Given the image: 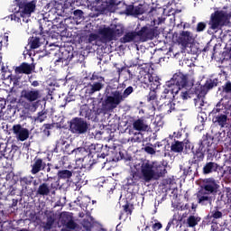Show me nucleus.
Instances as JSON below:
<instances>
[{
	"label": "nucleus",
	"mask_w": 231,
	"mask_h": 231,
	"mask_svg": "<svg viewBox=\"0 0 231 231\" xmlns=\"http://www.w3.org/2000/svg\"><path fill=\"white\" fill-rule=\"evenodd\" d=\"M134 91V88H133L132 86L126 88L123 94L120 92V90H115V91H106L105 96L102 98L101 102V108H98L96 112V115H100V113H103V115H106V113H111L114 109H116L122 102H124L125 98H127L131 93Z\"/></svg>",
	"instance_id": "1"
},
{
	"label": "nucleus",
	"mask_w": 231,
	"mask_h": 231,
	"mask_svg": "<svg viewBox=\"0 0 231 231\" xmlns=\"http://www.w3.org/2000/svg\"><path fill=\"white\" fill-rule=\"evenodd\" d=\"M140 172L143 180L149 183L152 180H159L163 178L167 174V169L165 166L158 162H151L149 160H143L141 162Z\"/></svg>",
	"instance_id": "2"
},
{
	"label": "nucleus",
	"mask_w": 231,
	"mask_h": 231,
	"mask_svg": "<svg viewBox=\"0 0 231 231\" xmlns=\"http://www.w3.org/2000/svg\"><path fill=\"white\" fill-rule=\"evenodd\" d=\"M183 88H189V76L182 72H176L171 80L165 84V88L161 96L162 98H171L174 95H178Z\"/></svg>",
	"instance_id": "3"
},
{
	"label": "nucleus",
	"mask_w": 231,
	"mask_h": 231,
	"mask_svg": "<svg viewBox=\"0 0 231 231\" xmlns=\"http://www.w3.org/2000/svg\"><path fill=\"white\" fill-rule=\"evenodd\" d=\"M41 98H42L41 90L33 88H27L21 91L19 102L25 107V109H30V107L37 109Z\"/></svg>",
	"instance_id": "4"
},
{
	"label": "nucleus",
	"mask_w": 231,
	"mask_h": 231,
	"mask_svg": "<svg viewBox=\"0 0 231 231\" xmlns=\"http://www.w3.org/2000/svg\"><path fill=\"white\" fill-rule=\"evenodd\" d=\"M231 12L226 10H217L211 14L209 19V26L211 30L218 32L226 26V23L230 21Z\"/></svg>",
	"instance_id": "5"
},
{
	"label": "nucleus",
	"mask_w": 231,
	"mask_h": 231,
	"mask_svg": "<svg viewBox=\"0 0 231 231\" xmlns=\"http://www.w3.org/2000/svg\"><path fill=\"white\" fill-rule=\"evenodd\" d=\"M51 180H53V177L47 174V178L43 179V183L40 184L36 190L37 196H50L51 192L55 194V190L59 189L60 184L59 180L51 182V185L48 184V181H51Z\"/></svg>",
	"instance_id": "6"
},
{
	"label": "nucleus",
	"mask_w": 231,
	"mask_h": 231,
	"mask_svg": "<svg viewBox=\"0 0 231 231\" xmlns=\"http://www.w3.org/2000/svg\"><path fill=\"white\" fill-rule=\"evenodd\" d=\"M92 5L97 12L96 17H98V15H102L106 14V12H111V8H113V6H118L120 2H118V0H94Z\"/></svg>",
	"instance_id": "7"
},
{
	"label": "nucleus",
	"mask_w": 231,
	"mask_h": 231,
	"mask_svg": "<svg viewBox=\"0 0 231 231\" xmlns=\"http://www.w3.org/2000/svg\"><path fill=\"white\" fill-rule=\"evenodd\" d=\"M69 129L74 134H85L88 133L89 126L88 121L81 117H74L70 120Z\"/></svg>",
	"instance_id": "8"
},
{
	"label": "nucleus",
	"mask_w": 231,
	"mask_h": 231,
	"mask_svg": "<svg viewBox=\"0 0 231 231\" xmlns=\"http://www.w3.org/2000/svg\"><path fill=\"white\" fill-rule=\"evenodd\" d=\"M219 83V79H208L203 86L199 85L195 88L194 93L198 97V98H205V96L210 89H214V88H217V84Z\"/></svg>",
	"instance_id": "9"
},
{
	"label": "nucleus",
	"mask_w": 231,
	"mask_h": 231,
	"mask_svg": "<svg viewBox=\"0 0 231 231\" xmlns=\"http://www.w3.org/2000/svg\"><path fill=\"white\" fill-rule=\"evenodd\" d=\"M158 35H160V31H158V27L156 26L145 25L137 32V37H140L143 42L152 41V39L158 37Z\"/></svg>",
	"instance_id": "10"
},
{
	"label": "nucleus",
	"mask_w": 231,
	"mask_h": 231,
	"mask_svg": "<svg viewBox=\"0 0 231 231\" xmlns=\"http://www.w3.org/2000/svg\"><path fill=\"white\" fill-rule=\"evenodd\" d=\"M19 8L23 18L32 17V14H33L35 12V8H37V0L20 2Z\"/></svg>",
	"instance_id": "11"
},
{
	"label": "nucleus",
	"mask_w": 231,
	"mask_h": 231,
	"mask_svg": "<svg viewBox=\"0 0 231 231\" xmlns=\"http://www.w3.org/2000/svg\"><path fill=\"white\" fill-rule=\"evenodd\" d=\"M97 33L101 42H111V41H115L113 28L107 25L100 26L97 30Z\"/></svg>",
	"instance_id": "12"
},
{
	"label": "nucleus",
	"mask_w": 231,
	"mask_h": 231,
	"mask_svg": "<svg viewBox=\"0 0 231 231\" xmlns=\"http://www.w3.org/2000/svg\"><path fill=\"white\" fill-rule=\"evenodd\" d=\"M200 190L208 194H217L219 190V184L215 180L214 178H208L204 180V184L201 186Z\"/></svg>",
	"instance_id": "13"
},
{
	"label": "nucleus",
	"mask_w": 231,
	"mask_h": 231,
	"mask_svg": "<svg viewBox=\"0 0 231 231\" xmlns=\"http://www.w3.org/2000/svg\"><path fill=\"white\" fill-rule=\"evenodd\" d=\"M14 134L19 142H24L30 138V130L21 125H14L12 129Z\"/></svg>",
	"instance_id": "14"
},
{
	"label": "nucleus",
	"mask_w": 231,
	"mask_h": 231,
	"mask_svg": "<svg viewBox=\"0 0 231 231\" xmlns=\"http://www.w3.org/2000/svg\"><path fill=\"white\" fill-rule=\"evenodd\" d=\"M33 71H35L34 63L23 62L14 69L15 75H32Z\"/></svg>",
	"instance_id": "15"
},
{
	"label": "nucleus",
	"mask_w": 231,
	"mask_h": 231,
	"mask_svg": "<svg viewBox=\"0 0 231 231\" xmlns=\"http://www.w3.org/2000/svg\"><path fill=\"white\" fill-rule=\"evenodd\" d=\"M51 28H53V23L48 18H42L39 20V30L40 35H50V32H51Z\"/></svg>",
	"instance_id": "16"
},
{
	"label": "nucleus",
	"mask_w": 231,
	"mask_h": 231,
	"mask_svg": "<svg viewBox=\"0 0 231 231\" xmlns=\"http://www.w3.org/2000/svg\"><path fill=\"white\" fill-rule=\"evenodd\" d=\"M46 169V162L42 158L35 157L33 160V163L31 164V174H39L41 171H44Z\"/></svg>",
	"instance_id": "17"
},
{
	"label": "nucleus",
	"mask_w": 231,
	"mask_h": 231,
	"mask_svg": "<svg viewBox=\"0 0 231 231\" xmlns=\"http://www.w3.org/2000/svg\"><path fill=\"white\" fill-rule=\"evenodd\" d=\"M172 98H174V97H171V98H165L169 101H166L162 105L157 104L160 111H162L164 115H171L172 111H176V104H174V102L171 101Z\"/></svg>",
	"instance_id": "18"
},
{
	"label": "nucleus",
	"mask_w": 231,
	"mask_h": 231,
	"mask_svg": "<svg viewBox=\"0 0 231 231\" xmlns=\"http://www.w3.org/2000/svg\"><path fill=\"white\" fill-rule=\"evenodd\" d=\"M197 199L199 205L207 206L212 205V196L209 193H207L203 189H199L197 192Z\"/></svg>",
	"instance_id": "19"
},
{
	"label": "nucleus",
	"mask_w": 231,
	"mask_h": 231,
	"mask_svg": "<svg viewBox=\"0 0 231 231\" xmlns=\"http://www.w3.org/2000/svg\"><path fill=\"white\" fill-rule=\"evenodd\" d=\"M222 217L223 212L219 211L217 208H215L205 217V223H207V225H212V223H216V219H221Z\"/></svg>",
	"instance_id": "20"
},
{
	"label": "nucleus",
	"mask_w": 231,
	"mask_h": 231,
	"mask_svg": "<svg viewBox=\"0 0 231 231\" xmlns=\"http://www.w3.org/2000/svg\"><path fill=\"white\" fill-rule=\"evenodd\" d=\"M154 12V7L149 5V4H139L134 7V15H143V14H152Z\"/></svg>",
	"instance_id": "21"
},
{
	"label": "nucleus",
	"mask_w": 231,
	"mask_h": 231,
	"mask_svg": "<svg viewBox=\"0 0 231 231\" xmlns=\"http://www.w3.org/2000/svg\"><path fill=\"white\" fill-rule=\"evenodd\" d=\"M205 152H207V149H203V147L199 146L195 151H192L193 160L192 163H199L205 160Z\"/></svg>",
	"instance_id": "22"
},
{
	"label": "nucleus",
	"mask_w": 231,
	"mask_h": 231,
	"mask_svg": "<svg viewBox=\"0 0 231 231\" xmlns=\"http://www.w3.org/2000/svg\"><path fill=\"white\" fill-rule=\"evenodd\" d=\"M142 174H140V172L136 171H132L130 173V176L128 178H126V185L127 187H134L136 185H138V181H140V180H142Z\"/></svg>",
	"instance_id": "23"
},
{
	"label": "nucleus",
	"mask_w": 231,
	"mask_h": 231,
	"mask_svg": "<svg viewBox=\"0 0 231 231\" xmlns=\"http://www.w3.org/2000/svg\"><path fill=\"white\" fill-rule=\"evenodd\" d=\"M214 137L208 134H206L202 136L201 140L199 143V147H202V149H206L207 152L210 151V146L212 145V142Z\"/></svg>",
	"instance_id": "24"
},
{
	"label": "nucleus",
	"mask_w": 231,
	"mask_h": 231,
	"mask_svg": "<svg viewBox=\"0 0 231 231\" xmlns=\"http://www.w3.org/2000/svg\"><path fill=\"white\" fill-rule=\"evenodd\" d=\"M179 42L182 46H189L192 42V33L189 31H182L179 35Z\"/></svg>",
	"instance_id": "25"
},
{
	"label": "nucleus",
	"mask_w": 231,
	"mask_h": 231,
	"mask_svg": "<svg viewBox=\"0 0 231 231\" xmlns=\"http://www.w3.org/2000/svg\"><path fill=\"white\" fill-rule=\"evenodd\" d=\"M181 221H183V217L178 214H174L172 218L168 222L165 231H170L171 226L174 228H178L179 225H181Z\"/></svg>",
	"instance_id": "26"
},
{
	"label": "nucleus",
	"mask_w": 231,
	"mask_h": 231,
	"mask_svg": "<svg viewBox=\"0 0 231 231\" xmlns=\"http://www.w3.org/2000/svg\"><path fill=\"white\" fill-rule=\"evenodd\" d=\"M217 169H219V165L217 162H209L203 166L202 172L206 175L212 174V172H217Z\"/></svg>",
	"instance_id": "27"
},
{
	"label": "nucleus",
	"mask_w": 231,
	"mask_h": 231,
	"mask_svg": "<svg viewBox=\"0 0 231 231\" xmlns=\"http://www.w3.org/2000/svg\"><path fill=\"white\" fill-rule=\"evenodd\" d=\"M70 7L66 6V5L62 4H56L55 5V10L56 14L58 15H60L61 17H69V10Z\"/></svg>",
	"instance_id": "28"
},
{
	"label": "nucleus",
	"mask_w": 231,
	"mask_h": 231,
	"mask_svg": "<svg viewBox=\"0 0 231 231\" xmlns=\"http://www.w3.org/2000/svg\"><path fill=\"white\" fill-rule=\"evenodd\" d=\"M98 39H100V36L98 35V33H93V32H89L88 34L81 36V41H83L85 44H94V42H97Z\"/></svg>",
	"instance_id": "29"
},
{
	"label": "nucleus",
	"mask_w": 231,
	"mask_h": 231,
	"mask_svg": "<svg viewBox=\"0 0 231 231\" xmlns=\"http://www.w3.org/2000/svg\"><path fill=\"white\" fill-rule=\"evenodd\" d=\"M136 37H138L137 32H129L120 38V42H122V44H127V42H133Z\"/></svg>",
	"instance_id": "30"
},
{
	"label": "nucleus",
	"mask_w": 231,
	"mask_h": 231,
	"mask_svg": "<svg viewBox=\"0 0 231 231\" xmlns=\"http://www.w3.org/2000/svg\"><path fill=\"white\" fill-rule=\"evenodd\" d=\"M88 151L89 154H98L99 152H102V151H106V148H104V144L100 143H92L88 145Z\"/></svg>",
	"instance_id": "31"
},
{
	"label": "nucleus",
	"mask_w": 231,
	"mask_h": 231,
	"mask_svg": "<svg viewBox=\"0 0 231 231\" xmlns=\"http://www.w3.org/2000/svg\"><path fill=\"white\" fill-rule=\"evenodd\" d=\"M228 120V116L226 115L221 114L218 116H215L212 119L214 124H218L220 127H225L226 125V122Z\"/></svg>",
	"instance_id": "32"
},
{
	"label": "nucleus",
	"mask_w": 231,
	"mask_h": 231,
	"mask_svg": "<svg viewBox=\"0 0 231 231\" xmlns=\"http://www.w3.org/2000/svg\"><path fill=\"white\" fill-rule=\"evenodd\" d=\"M69 17H72L75 21H80L84 19V11L80 9L73 10V8H69Z\"/></svg>",
	"instance_id": "33"
},
{
	"label": "nucleus",
	"mask_w": 231,
	"mask_h": 231,
	"mask_svg": "<svg viewBox=\"0 0 231 231\" xmlns=\"http://www.w3.org/2000/svg\"><path fill=\"white\" fill-rule=\"evenodd\" d=\"M41 38L35 36H32L28 39V45L31 50H37V48H41Z\"/></svg>",
	"instance_id": "34"
},
{
	"label": "nucleus",
	"mask_w": 231,
	"mask_h": 231,
	"mask_svg": "<svg viewBox=\"0 0 231 231\" xmlns=\"http://www.w3.org/2000/svg\"><path fill=\"white\" fill-rule=\"evenodd\" d=\"M57 176L58 181H60V180H69V178L73 176V171L69 170H61L58 171Z\"/></svg>",
	"instance_id": "35"
},
{
	"label": "nucleus",
	"mask_w": 231,
	"mask_h": 231,
	"mask_svg": "<svg viewBox=\"0 0 231 231\" xmlns=\"http://www.w3.org/2000/svg\"><path fill=\"white\" fill-rule=\"evenodd\" d=\"M184 143L183 142L174 141L171 143V152H183Z\"/></svg>",
	"instance_id": "36"
},
{
	"label": "nucleus",
	"mask_w": 231,
	"mask_h": 231,
	"mask_svg": "<svg viewBox=\"0 0 231 231\" xmlns=\"http://www.w3.org/2000/svg\"><path fill=\"white\" fill-rule=\"evenodd\" d=\"M133 127L135 131H145L149 126L143 123V119H137L134 122Z\"/></svg>",
	"instance_id": "37"
},
{
	"label": "nucleus",
	"mask_w": 231,
	"mask_h": 231,
	"mask_svg": "<svg viewBox=\"0 0 231 231\" xmlns=\"http://www.w3.org/2000/svg\"><path fill=\"white\" fill-rule=\"evenodd\" d=\"M33 183V177L32 176H23L20 177V185L23 189H28V186Z\"/></svg>",
	"instance_id": "38"
},
{
	"label": "nucleus",
	"mask_w": 231,
	"mask_h": 231,
	"mask_svg": "<svg viewBox=\"0 0 231 231\" xmlns=\"http://www.w3.org/2000/svg\"><path fill=\"white\" fill-rule=\"evenodd\" d=\"M125 30V29L124 28V25H115V28H113L114 41H116L118 37H122V35H124Z\"/></svg>",
	"instance_id": "39"
},
{
	"label": "nucleus",
	"mask_w": 231,
	"mask_h": 231,
	"mask_svg": "<svg viewBox=\"0 0 231 231\" xmlns=\"http://www.w3.org/2000/svg\"><path fill=\"white\" fill-rule=\"evenodd\" d=\"M102 88H104V84L96 82L90 85V88L87 89V93H88V95H93L94 93H97V91H100Z\"/></svg>",
	"instance_id": "40"
},
{
	"label": "nucleus",
	"mask_w": 231,
	"mask_h": 231,
	"mask_svg": "<svg viewBox=\"0 0 231 231\" xmlns=\"http://www.w3.org/2000/svg\"><path fill=\"white\" fill-rule=\"evenodd\" d=\"M200 221L201 217L191 215L187 218V225L189 228H194Z\"/></svg>",
	"instance_id": "41"
},
{
	"label": "nucleus",
	"mask_w": 231,
	"mask_h": 231,
	"mask_svg": "<svg viewBox=\"0 0 231 231\" xmlns=\"http://www.w3.org/2000/svg\"><path fill=\"white\" fill-rule=\"evenodd\" d=\"M60 219L61 225L64 226L65 225L69 223L70 220L73 219V213L63 212L61 213Z\"/></svg>",
	"instance_id": "42"
},
{
	"label": "nucleus",
	"mask_w": 231,
	"mask_h": 231,
	"mask_svg": "<svg viewBox=\"0 0 231 231\" xmlns=\"http://www.w3.org/2000/svg\"><path fill=\"white\" fill-rule=\"evenodd\" d=\"M198 167L190 164L187 168L183 169L184 176H196V172H198Z\"/></svg>",
	"instance_id": "43"
},
{
	"label": "nucleus",
	"mask_w": 231,
	"mask_h": 231,
	"mask_svg": "<svg viewBox=\"0 0 231 231\" xmlns=\"http://www.w3.org/2000/svg\"><path fill=\"white\" fill-rule=\"evenodd\" d=\"M73 60V52H69L66 51L65 52H62V56L59 58L56 62H70V60Z\"/></svg>",
	"instance_id": "44"
},
{
	"label": "nucleus",
	"mask_w": 231,
	"mask_h": 231,
	"mask_svg": "<svg viewBox=\"0 0 231 231\" xmlns=\"http://www.w3.org/2000/svg\"><path fill=\"white\" fill-rule=\"evenodd\" d=\"M9 151L10 148H8V144L0 143V161L3 160V158H8Z\"/></svg>",
	"instance_id": "45"
},
{
	"label": "nucleus",
	"mask_w": 231,
	"mask_h": 231,
	"mask_svg": "<svg viewBox=\"0 0 231 231\" xmlns=\"http://www.w3.org/2000/svg\"><path fill=\"white\" fill-rule=\"evenodd\" d=\"M149 82L152 89H158V88L161 86L160 78H158V76H150Z\"/></svg>",
	"instance_id": "46"
},
{
	"label": "nucleus",
	"mask_w": 231,
	"mask_h": 231,
	"mask_svg": "<svg viewBox=\"0 0 231 231\" xmlns=\"http://www.w3.org/2000/svg\"><path fill=\"white\" fill-rule=\"evenodd\" d=\"M55 224V217L53 216H49L47 217V221L43 226L44 230H51L53 228V225Z\"/></svg>",
	"instance_id": "47"
},
{
	"label": "nucleus",
	"mask_w": 231,
	"mask_h": 231,
	"mask_svg": "<svg viewBox=\"0 0 231 231\" xmlns=\"http://www.w3.org/2000/svg\"><path fill=\"white\" fill-rule=\"evenodd\" d=\"M55 125L53 124H44L42 127V133L43 136H50V130L53 129Z\"/></svg>",
	"instance_id": "48"
},
{
	"label": "nucleus",
	"mask_w": 231,
	"mask_h": 231,
	"mask_svg": "<svg viewBox=\"0 0 231 231\" xmlns=\"http://www.w3.org/2000/svg\"><path fill=\"white\" fill-rule=\"evenodd\" d=\"M123 210L125 212L126 216H131L133 214V210H134V206L128 201L123 206Z\"/></svg>",
	"instance_id": "49"
},
{
	"label": "nucleus",
	"mask_w": 231,
	"mask_h": 231,
	"mask_svg": "<svg viewBox=\"0 0 231 231\" xmlns=\"http://www.w3.org/2000/svg\"><path fill=\"white\" fill-rule=\"evenodd\" d=\"M156 98H157L156 91L154 90H151L149 94L146 96V100L150 104H154V102L156 101Z\"/></svg>",
	"instance_id": "50"
},
{
	"label": "nucleus",
	"mask_w": 231,
	"mask_h": 231,
	"mask_svg": "<svg viewBox=\"0 0 231 231\" xmlns=\"http://www.w3.org/2000/svg\"><path fill=\"white\" fill-rule=\"evenodd\" d=\"M66 230H76V228H79V224L73 220V218L69 221L67 224L64 225Z\"/></svg>",
	"instance_id": "51"
},
{
	"label": "nucleus",
	"mask_w": 231,
	"mask_h": 231,
	"mask_svg": "<svg viewBox=\"0 0 231 231\" xmlns=\"http://www.w3.org/2000/svg\"><path fill=\"white\" fill-rule=\"evenodd\" d=\"M142 150L147 154H156V150L152 147V143H147Z\"/></svg>",
	"instance_id": "52"
},
{
	"label": "nucleus",
	"mask_w": 231,
	"mask_h": 231,
	"mask_svg": "<svg viewBox=\"0 0 231 231\" xmlns=\"http://www.w3.org/2000/svg\"><path fill=\"white\" fill-rule=\"evenodd\" d=\"M17 151H19V146H17L16 144H12L11 149L9 148V151L7 152V157L14 158V156H15V152H17Z\"/></svg>",
	"instance_id": "53"
},
{
	"label": "nucleus",
	"mask_w": 231,
	"mask_h": 231,
	"mask_svg": "<svg viewBox=\"0 0 231 231\" xmlns=\"http://www.w3.org/2000/svg\"><path fill=\"white\" fill-rule=\"evenodd\" d=\"M162 228H163V225L162 224V222L158 220H154V222L152 224V231L162 230Z\"/></svg>",
	"instance_id": "54"
},
{
	"label": "nucleus",
	"mask_w": 231,
	"mask_h": 231,
	"mask_svg": "<svg viewBox=\"0 0 231 231\" xmlns=\"http://www.w3.org/2000/svg\"><path fill=\"white\" fill-rule=\"evenodd\" d=\"M206 29H207V23H205V22H199V23L197 24L196 32H197L198 33H201V32H205Z\"/></svg>",
	"instance_id": "55"
},
{
	"label": "nucleus",
	"mask_w": 231,
	"mask_h": 231,
	"mask_svg": "<svg viewBox=\"0 0 231 231\" xmlns=\"http://www.w3.org/2000/svg\"><path fill=\"white\" fill-rule=\"evenodd\" d=\"M21 17H23L21 11L11 14L12 21H14L15 23H21Z\"/></svg>",
	"instance_id": "56"
},
{
	"label": "nucleus",
	"mask_w": 231,
	"mask_h": 231,
	"mask_svg": "<svg viewBox=\"0 0 231 231\" xmlns=\"http://www.w3.org/2000/svg\"><path fill=\"white\" fill-rule=\"evenodd\" d=\"M223 93H231V82L226 81L224 86H222Z\"/></svg>",
	"instance_id": "57"
},
{
	"label": "nucleus",
	"mask_w": 231,
	"mask_h": 231,
	"mask_svg": "<svg viewBox=\"0 0 231 231\" xmlns=\"http://www.w3.org/2000/svg\"><path fill=\"white\" fill-rule=\"evenodd\" d=\"M126 15H134V5H129L125 9Z\"/></svg>",
	"instance_id": "58"
},
{
	"label": "nucleus",
	"mask_w": 231,
	"mask_h": 231,
	"mask_svg": "<svg viewBox=\"0 0 231 231\" xmlns=\"http://www.w3.org/2000/svg\"><path fill=\"white\" fill-rule=\"evenodd\" d=\"M91 80H98V82H104V77L98 76L97 74H93L92 77L90 78Z\"/></svg>",
	"instance_id": "59"
},
{
	"label": "nucleus",
	"mask_w": 231,
	"mask_h": 231,
	"mask_svg": "<svg viewBox=\"0 0 231 231\" xmlns=\"http://www.w3.org/2000/svg\"><path fill=\"white\" fill-rule=\"evenodd\" d=\"M180 97L182 98V100H189V98H190L189 91L181 92L180 93Z\"/></svg>",
	"instance_id": "60"
},
{
	"label": "nucleus",
	"mask_w": 231,
	"mask_h": 231,
	"mask_svg": "<svg viewBox=\"0 0 231 231\" xmlns=\"http://www.w3.org/2000/svg\"><path fill=\"white\" fill-rule=\"evenodd\" d=\"M12 180H13L14 183H17V181H20V180H21V175H19V174L15 175V173H13Z\"/></svg>",
	"instance_id": "61"
},
{
	"label": "nucleus",
	"mask_w": 231,
	"mask_h": 231,
	"mask_svg": "<svg viewBox=\"0 0 231 231\" xmlns=\"http://www.w3.org/2000/svg\"><path fill=\"white\" fill-rule=\"evenodd\" d=\"M91 231V223H88V225H83V229L80 228L79 231Z\"/></svg>",
	"instance_id": "62"
},
{
	"label": "nucleus",
	"mask_w": 231,
	"mask_h": 231,
	"mask_svg": "<svg viewBox=\"0 0 231 231\" xmlns=\"http://www.w3.org/2000/svg\"><path fill=\"white\" fill-rule=\"evenodd\" d=\"M44 118H46V116H44V113L43 112H39L38 113V120H39V122H44Z\"/></svg>",
	"instance_id": "63"
},
{
	"label": "nucleus",
	"mask_w": 231,
	"mask_h": 231,
	"mask_svg": "<svg viewBox=\"0 0 231 231\" xmlns=\"http://www.w3.org/2000/svg\"><path fill=\"white\" fill-rule=\"evenodd\" d=\"M107 155H108V153H107V152H105L104 150H103L101 152H99V153L97 154V158H102L103 160H104V158H106V156H107Z\"/></svg>",
	"instance_id": "64"
}]
</instances>
